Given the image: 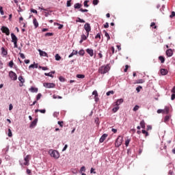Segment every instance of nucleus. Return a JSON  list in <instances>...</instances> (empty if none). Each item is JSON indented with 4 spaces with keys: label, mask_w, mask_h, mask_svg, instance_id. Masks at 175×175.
Instances as JSON below:
<instances>
[{
    "label": "nucleus",
    "mask_w": 175,
    "mask_h": 175,
    "mask_svg": "<svg viewBox=\"0 0 175 175\" xmlns=\"http://www.w3.org/2000/svg\"><path fill=\"white\" fill-rule=\"evenodd\" d=\"M86 53H88L90 57H94V49H87Z\"/></svg>",
    "instance_id": "14"
},
{
    "label": "nucleus",
    "mask_w": 175,
    "mask_h": 175,
    "mask_svg": "<svg viewBox=\"0 0 175 175\" xmlns=\"http://www.w3.org/2000/svg\"><path fill=\"white\" fill-rule=\"evenodd\" d=\"M77 77L78 79H84V77H85V75L79 74V75H77Z\"/></svg>",
    "instance_id": "35"
},
{
    "label": "nucleus",
    "mask_w": 175,
    "mask_h": 175,
    "mask_svg": "<svg viewBox=\"0 0 175 175\" xmlns=\"http://www.w3.org/2000/svg\"><path fill=\"white\" fill-rule=\"evenodd\" d=\"M13 65H14V63L13 62V60H12L9 62L8 66H10V68H13Z\"/></svg>",
    "instance_id": "39"
},
{
    "label": "nucleus",
    "mask_w": 175,
    "mask_h": 175,
    "mask_svg": "<svg viewBox=\"0 0 175 175\" xmlns=\"http://www.w3.org/2000/svg\"><path fill=\"white\" fill-rule=\"evenodd\" d=\"M140 125H141V127L142 128V129H146V122H144V120H142L140 122Z\"/></svg>",
    "instance_id": "20"
},
{
    "label": "nucleus",
    "mask_w": 175,
    "mask_h": 175,
    "mask_svg": "<svg viewBox=\"0 0 175 175\" xmlns=\"http://www.w3.org/2000/svg\"><path fill=\"white\" fill-rule=\"evenodd\" d=\"M77 23H85V21L83 19H81L80 18H77V20L76 21Z\"/></svg>",
    "instance_id": "33"
},
{
    "label": "nucleus",
    "mask_w": 175,
    "mask_h": 175,
    "mask_svg": "<svg viewBox=\"0 0 175 175\" xmlns=\"http://www.w3.org/2000/svg\"><path fill=\"white\" fill-rule=\"evenodd\" d=\"M142 133L145 135V137H147V136H148V132H147L146 130H142Z\"/></svg>",
    "instance_id": "41"
},
{
    "label": "nucleus",
    "mask_w": 175,
    "mask_h": 175,
    "mask_svg": "<svg viewBox=\"0 0 175 175\" xmlns=\"http://www.w3.org/2000/svg\"><path fill=\"white\" fill-rule=\"evenodd\" d=\"M12 130L10 129H8V137H12Z\"/></svg>",
    "instance_id": "49"
},
{
    "label": "nucleus",
    "mask_w": 175,
    "mask_h": 175,
    "mask_svg": "<svg viewBox=\"0 0 175 175\" xmlns=\"http://www.w3.org/2000/svg\"><path fill=\"white\" fill-rule=\"evenodd\" d=\"M122 102H124V99H122V98H120V99L118 100L116 102V106H120V105L121 103H122Z\"/></svg>",
    "instance_id": "19"
},
{
    "label": "nucleus",
    "mask_w": 175,
    "mask_h": 175,
    "mask_svg": "<svg viewBox=\"0 0 175 175\" xmlns=\"http://www.w3.org/2000/svg\"><path fill=\"white\" fill-rule=\"evenodd\" d=\"M53 33H46V34H45V36H53Z\"/></svg>",
    "instance_id": "59"
},
{
    "label": "nucleus",
    "mask_w": 175,
    "mask_h": 175,
    "mask_svg": "<svg viewBox=\"0 0 175 175\" xmlns=\"http://www.w3.org/2000/svg\"><path fill=\"white\" fill-rule=\"evenodd\" d=\"M164 113H165V114H169V107H165L164 109Z\"/></svg>",
    "instance_id": "34"
},
{
    "label": "nucleus",
    "mask_w": 175,
    "mask_h": 175,
    "mask_svg": "<svg viewBox=\"0 0 175 175\" xmlns=\"http://www.w3.org/2000/svg\"><path fill=\"white\" fill-rule=\"evenodd\" d=\"M140 107H139V105H135L134 107V108L133 109V111H137V110H139Z\"/></svg>",
    "instance_id": "42"
},
{
    "label": "nucleus",
    "mask_w": 175,
    "mask_h": 175,
    "mask_svg": "<svg viewBox=\"0 0 175 175\" xmlns=\"http://www.w3.org/2000/svg\"><path fill=\"white\" fill-rule=\"evenodd\" d=\"M38 111H40V113H42V114L46 113V109H36L35 113H38Z\"/></svg>",
    "instance_id": "23"
},
{
    "label": "nucleus",
    "mask_w": 175,
    "mask_h": 175,
    "mask_svg": "<svg viewBox=\"0 0 175 175\" xmlns=\"http://www.w3.org/2000/svg\"><path fill=\"white\" fill-rule=\"evenodd\" d=\"M1 31L3 32V33H5L7 36H9L10 35V30H9V28H8L7 27H1Z\"/></svg>",
    "instance_id": "5"
},
{
    "label": "nucleus",
    "mask_w": 175,
    "mask_h": 175,
    "mask_svg": "<svg viewBox=\"0 0 175 175\" xmlns=\"http://www.w3.org/2000/svg\"><path fill=\"white\" fill-rule=\"evenodd\" d=\"M55 58L56 61H59L61 59V56L59 55V54H56Z\"/></svg>",
    "instance_id": "32"
},
{
    "label": "nucleus",
    "mask_w": 175,
    "mask_h": 175,
    "mask_svg": "<svg viewBox=\"0 0 175 175\" xmlns=\"http://www.w3.org/2000/svg\"><path fill=\"white\" fill-rule=\"evenodd\" d=\"M159 61H161V64H163L165 62V57L163 56H159Z\"/></svg>",
    "instance_id": "28"
},
{
    "label": "nucleus",
    "mask_w": 175,
    "mask_h": 175,
    "mask_svg": "<svg viewBox=\"0 0 175 175\" xmlns=\"http://www.w3.org/2000/svg\"><path fill=\"white\" fill-rule=\"evenodd\" d=\"M55 24H56L57 25H59L58 29H62L64 28V25H61L59 23H55Z\"/></svg>",
    "instance_id": "43"
},
{
    "label": "nucleus",
    "mask_w": 175,
    "mask_h": 175,
    "mask_svg": "<svg viewBox=\"0 0 175 175\" xmlns=\"http://www.w3.org/2000/svg\"><path fill=\"white\" fill-rule=\"evenodd\" d=\"M171 92H172V94H175V86L172 88Z\"/></svg>",
    "instance_id": "64"
},
{
    "label": "nucleus",
    "mask_w": 175,
    "mask_h": 175,
    "mask_svg": "<svg viewBox=\"0 0 175 175\" xmlns=\"http://www.w3.org/2000/svg\"><path fill=\"white\" fill-rule=\"evenodd\" d=\"M107 136H109L108 134H106V133L103 134L99 139L100 143H103V142L106 140V138L107 137Z\"/></svg>",
    "instance_id": "10"
},
{
    "label": "nucleus",
    "mask_w": 175,
    "mask_h": 175,
    "mask_svg": "<svg viewBox=\"0 0 175 175\" xmlns=\"http://www.w3.org/2000/svg\"><path fill=\"white\" fill-rule=\"evenodd\" d=\"M110 70V64H107L105 66H100L98 72L100 75H106V73H108V72Z\"/></svg>",
    "instance_id": "1"
},
{
    "label": "nucleus",
    "mask_w": 175,
    "mask_h": 175,
    "mask_svg": "<svg viewBox=\"0 0 175 175\" xmlns=\"http://www.w3.org/2000/svg\"><path fill=\"white\" fill-rule=\"evenodd\" d=\"M100 39V33H98L96 34V36H95V39Z\"/></svg>",
    "instance_id": "56"
},
{
    "label": "nucleus",
    "mask_w": 175,
    "mask_h": 175,
    "mask_svg": "<svg viewBox=\"0 0 175 175\" xmlns=\"http://www.w3.org/2000/svg\"><path fill=\"white\" fill-rule=\"evenodd\" d=\"M88 38V33H87V36H85V34H82L81 36V39H82V40H87Z\"/></svg>",
    "instance_id": "21"
},
{
    "label": "nucleus",
    "mask_w": 175,
    "mask_h": 175,
    "mask_svg": "<svg viewBox=\"0 0 175 175\" xmlns=\"http://www.w3.org/2000/svg\"><path fill=\"white\" fill-rule=\"evenodd\" d=\"M53 99H62V96H57V95H55V94H53Z\"/></svg>",
    "instance_id": "31"
},
{
    "label": "nucleus",
    "mask_w": 175,
    "mask_h": 175,
    "mask_svg": "<svg viewBox=\"0 0 175 175\" xmlns=\"http://www.w3.org/2000/svg\"><path fill=\"white\" fill-rule=\"evenodd\" d=\"M19 55L21 58H22V59H25V55H24V53H19Z\"/></svg>",
    "instance_id": "46"
},
{
    "label": "nucleus",
    "mask_w": 175,
    "mask_h": 175,
    "mask_svg": "<svg viewBox=\"0 0 175 175\" xmlns=\"http://www.w3.org/2000/svg\"><path fill=\"white\" fill-rule=\"evenodd\" d=\"M33 24L35 28H38V27H39V22H38V19H36V18H33Z\"/></svg>",
    "instance_id": "15"
},
{
    "label": "nucleus",
    "mask_w": 175,
    "mask_h": 175,
    "mask_svg": "<svg viewBox=\"0 0 175 175\" xmlns=\"http://www.w3.org/2000/svg\"><path fill=\"white\" fill-rule=\"evenodd\" d=\"M129 143H131V139L127 138L125 141V146L126 147H128L129 146Z\"/></svg>",
    "instance_id": "26"
},
{
    "label": "nucleus",
    "mask_w": 175,
    "mask_h": 175,
    "mask_svg": "<svg viewBox=\"0 0 175 175\" xmlns=\"http://www.w3.org/2000/svg\"><path fill=\"white\" fill-rule=\"evenodd\" d=\"M42 98V94L39 93L36 96V100H39Z\"/></svg>",
    "instance_id": "48"
},
{
    "label": "nucleus",
    "mask_w": 175,
    "mask_h": 175,
    "mask_svg": "<svg viewBox=\"0 0 175 175\" xmlns=\"http://www.w3.org/2000/svg\"><path fill=\"white\" fill-rule=\"evenodd\" d=\"M119 109H120V107L117 105V107H115L114 108H113L112 111L113 113H117V111H118Z\"/></svg>",
    "instance_id": "27"
},
{
    "label": "nucleus",
    "mask_w": 175,
    "mask_h": 175,
    "mask_svg": "<svg viewBox=\"0 0 175 175\" xmlns=\"http://www.w3.org/2000/svg\"><path fill=\"white\" fill-rule=\"evenodd\" d=\"M31 13H35L36 14H38V11L36 10H33V8L31 9Z\"/></svg>",
    "instance_id": "54"
},
{
    "label": "nucleus",
    "mask_w": 175,
    "mask_h": 175,
    "mask_svg": "<svg viewBox=\"0 0 175 175\" xmlns=\"http://www.w3.org/2000/svg\"><path fill=\"white\" fill-rule=\"evenodd\" d=\"M84 29L88 33V36H90V32L91 31V25L90 23H85L84 25Z\"/></svg>",
    "instance_id": "7"
},
{
    "label": "nucleus",
    "mask_w": 175,
    "mask_h": 175,
    "mask_svg": "<svg viewBox=\"0 0 175 175\" xmlns=\"http://www.w3.org/2000/svg\"><path fill=\"white\" fill-rule=\"evenodd\" d=\"M81 173H83V172H85V167L82 166L80 170Z\"/></svg>",
    "instance_id": "50"
},
{
    "label": "nucleus",
    "mask_w": 175,
    "mask_h": 175,
    "mask_svg": "<svg viewBox=\"0 0 175 175\" xmlns=\"http://www.w3.org/2000/svg\"><path fill=\"white\" fill-rule=\"evenodd\" d=\"M49 154L51 157L55 158V159H58V158H59V152L57 150H50Z\"/></svg>",
    "instance_id": "4"
},
{
    "label": "nucleus",
    "mask_w": 175,
    "mask_h": 175,
    "mask_svg": "<svg viewBox=\"0 0 175 175\" xmlns=\"http://www.w3.org/2000/svg\"><path fill=\"white\" fill-rule=\"evenodd\" d=\"M170 18H173V17H175V12L172 11L171 15L170 16Z\"/></svg>",
    "instance_id": "51"
},
{
    "label": "nucleus",
    "mask_w": 175,
    "mask_h": 175,
    "mask_svg": "<svg viewBox=\"0 0 175 175\" xmlns=\"http://www.w3.org/2000/svg\"><path fill=\"white\" fill-rule=\"evenodd\" d=\"M38 52L40 53V57H49V55L45 51H43L40 49H38Z\"/></svg>",
    "instance_id": "11"
},
{
    "label": "nucleus",
    "mask_w": 175,
    "mask_h": 175,
    "mask_svg": "<svg viewBox=\"0 0 175 175\" xmlns=\"http://www.w3.org/2000/svg\"><path fill=\"white\" fill-rule=\"evenodd\" d=\"M105 32V36L107 38V40H110V35H109V33H107L106 31H104Z\"/></svg>",
    "instance_id": "30"
},
{
    "label": "nucleus",
    "mask_w": 175,
    "mask_h": 175,
    "mask_svg": "<svg viewBox=\"0 0 175 175\" xmlns=\"http://www.w3.org/2000/svg\"><path fill=\"white\" fill-rule=\"evenodd\" d=\"M18 79L19 80V81H21V83H22V84L25 83V80L24 79L23 76H19Z\"/></svg>",
    "instance_id": "24"
},
{
    "label": "nucleus",
    "mask_w": 175,
    "mask_h": 175,
    "mask_svg": "<svg viewBox=\"0 0 175 175\" xmlns=\"http://www.w3.org/2000/svg\"><path fill=\"white\" fill-rule=\"evenodd\" d=\"M38 124V119H35L33 122H31L29 128H35L36 126V124Z\"/></svg>",
    "instance_id": "13"
},
{
    "label": "nucleus",
    "mask_w": 175,
    "mask_h": 175,
    "mask_svg": "<svg viewBox=\"0 0 175 175\" xmlns=\"http://www.w3.org/2000/svg\"><path fill=\"white\" fill-rule=\"evenodd\" d=\"M150 27H152V28H154V29H157V26L155 25V23L154 22L151 23Z\"/></svg>",
    "instance_id": "40"
},
{
    "label": "nucleus",
    "mask_w": 175,
    "mask_h": 175,
    "mask_svg": "<svg viewBox=\"0 0 175 175\" xmlns=\"http://www.w3.org/2000/svg\"><path fill=\"white\" fill-rule=\"evenodd\" d=\"M84 6H85V8H88V1H84Z\"/></svg>",
    "instance_id": "57"
},
{
    "label": "nucleus",
    "mask_w": 175,
    "mask_h": 175,
    "mask_svg": "<svg viewBox=\"0 0 175 175\" xmlns=\"http://www.w3.org/2000/svg\"><path fill=\"white\" fill-rule=\"evenodd\" d=\"M106 94H107V96H109L110 94L113 95L114 94V91H113V90L109 91V92H107Z\"/></svg>",
    "instance_id": "36"
},
{
    "label": "nucleus",
    "mask_w": 175,
    "mask_h": 175,
    "mask_svg": "<svg viewBox=\"0 0 175 175\" xmlns=\"http://www.w3.org/2000/svg\"><path fill=\"white\" fill-rule=\"evenodd\" d=\"M92 95H94V96H98V92L96 90L93 91Z\"/></svg>",
    "instance_id": "55"
},
{
    "label": "nucleus",
    "mask_w": 175,
    "mask_h": 175,
    "mask_svg": "<svg viewBox=\"0 0 175 175\" xmlns=\"http://www.w3.org/2000/svg\"><path fill=\"white\" fill-rule=\"evenodd\" d=\"M44 75L45 76H49V77H54V75L51 74V72H50L49 73L45 72Z\"/></svg>",
    "instance_id": "38"
},
{
    "label": "nucleus",
    "mask_w": 175,
    "mask_h": 175,
    "mask_svg": "<svg viewBox=\"0 0 175 175\" xmlns=\"http://www.w3.org/2000/svg\"><path fill=\"white\" fill-rule=\"evenodd\" d=\"M9 77H10L11 79H12L14 81H16L17 80V74H16L13 71H10L9 72Z\"/></svg>",
    "instance_id": "6"
},
{
    "label": "nucleus",
    "mask_w": 175,
    "mask_h": 175,
    "mask_svg": "<svg viewBox=\"0 0 175 175\" xmlns=\"http://www.w3.org/2000/svg\"><path fill=\"white\" fill-rule=\"evenodd\" d=\"M58 125L62 128L64 126V121H58L57 122Z\"/></svg>",
    "instance_id": "44"
},
{
    "label": "nucleus",
    "mask_w": 175,
    "mask_h": 175,
    "mask_svg": "<svg viewBox=\"0 0 175 175\" xmlns=\"http://www.w3.org/2000/svg\"><path fill=\"white\" fill-rule=\"evenodd\" d=\"M174 99H175V94H172L171 96V100H174Z\"/></svg>",
    "instance_id": "60"
},
{
    "label": "nucleus",
    "mask_w": 175,
    "mask_h": 175,
    "mask_svg": "<svg viewBox=\"0 0 175 175\" xmlns=\"http://www.w3.org/2000/svg\"><path fill=\"white\" fill-rule=\"evenodd\" d=\"M129 68V66L126 65V66H125V68H124V72H128V68Z\"/></svg>",
    "instance_id": "58"
},
{
    "label": "nucleus",
    "mask_w": 175,
    "mask_h": 175,
    "mask_svg": "<svg viewBox=\"0 0 175 175\" xmlns=\"http://www.w3.org/2000/svg\"><path fill=\"white\" fill-rule=\"evenodd\" d=\"M158 114H161V113H165V110L163 109H158L157 110Z\"/></svg>",
    "instance_id": "53"
},
{
    "label": "nucleus",
    "mask_w": 175,
    "mask_h": 175,
    "mask_svg": "<svg viewBox=\"0 0 175 175\" xmlns=\"http://www.w3.org/2000/svg\"><path fill=\"white\" fill-rule=\"evenodd\" d=\"M142 88H143V87H142V86H138V87L136 88L137 92H140V90H142Z\"/></svg>",
    "instance_id": "52"
},
{
    "label": "nucleus",
    "mask_w": 175,
    "mask_h": 175,
    "mask_svg": "<svg viewBox=\"0 0 175 175\" xmlns=\"http://www.w3.org/2000/svg\"><path fill=\"white\" fill-rule=\"evenodd\" d=\"M40 69H42V70H49V68L47 67H43V66H39Z\"/></svg>",
    "instance_id": "47"
},
{
    "label": "nucleus",
    "mask_w": 175,
    "mask_h": 175,
    "mask_svg": "<svg viewBox=\"0 0 175 175\" xmlns=\"http://www.w3.org/2000/svg\"><path fill=\"white\" fill-rule=\"evenodd\" d=\"M75 9H80L81 8V3H75L74 5Z\"/></svg>",
    "instance_id": "25"
},
{
    "label": "nucleus",
    "mask_w": 175,
    "mask_h": 175,
    "mask_svg": "<svg viewBox=\"0 0 175 175\" xmlns=\"http://www.w3.org/2000/svg\"><path fill=\"white\" fill-rule=\"evenodd\" d=\"M143 83H144V80L143 79H138L135 82L136 84H143Z\"/></svg>",
    "instance_id": "29"
},
{
    "label": "nucleus",
    "mask_w": 175,
    "mask_h": 175,
    "mask_svg": "<svg viewBox=\"0 0 175 175\" xmlns=\"http://www.w3.org/2000/svg\"><path fill=\"white\" fill-rule=\"evenodd\" d=\"M0 13L1 16H3L5 14V13L3 12V8H2V6H0Z\"/></svg>",
    "instance_id": "45"
},
{
    "label": "nucleus",
    "mask_w": 175,
    "mask_h": 175,
    "mask_svg": "<svg viewBox=\"0 0 175 175\" xmlns=\"http://www.w3.org/2000/svg\"><path fill=\"white\" fill-rule=\"evenodd\" d=\"M29 158H31V156L29 154L27 155L24 159V165L25 166H28L29 165Z\"/></svg>",
    "instance_id": "9"
},
{
    "label": "nucleus",
    "mask_w": 175,
    "mask_h": 175,
    "mask_svg": "<svg viewBox=\"0 0 175 175\" xmlns=\"http://www.w3.org/2000/svg\"><path fill=\"white\" fill-rule=\"evenodd\" d=\"M71 6L70 1H67V8H69Z\"/></svg>",
    "instance_id": "62"
},
{
    "label": "nucleus",
    "mask_w": 175,
    "mask_h": 175,
    "mask_svg": "<svg viewBox=\"0 0 175 175\" xmlns=\"http://www.w3.org/2000/svg\"><path fill=\"white\" fill-rule=\"evenodd\" d=\"M79 55H84L85 54V52L84 51V49H81L79 51Z\"/></svg>",
    "instance_id": "37"
},
{
    "label": "nucleus",
    "mask_w": 175,
    "mask_h": 175,
    "mask_svg": "<svg viewBox=\"0 0 175 175\" xmlns=\"http://www.w3.org/2000/svg\"><path fill=\"white\" fill-rule=\"evenodd\" d=\"M160 72H161V75H162V76H166V75L168 73L167 70H166L165 68H161Z\"/></svg>",
    "instance_id": "16"
},
{
    "label": "nucleus",
    "mask_w": 175,
    "mask_h": 175,
    "mask_svg": "<svg viewBox=\"0 0 175 175\" xmlns=\"http://www.w3.org/2000/svg\"><path fill=\"white\" fill-rule=\"evenodd\" d=\"M104 28H109V23H106L104 25Z\"/></svg>",
    "instance_id": "63"
},
{
    "label": "nucleus",
    "mask_w": 175,
    "mask_h": 175,
    "mask_svg": "<svg viewBox=\"0 0 175 175\" xmlns=\"http://www.w3.org/2000/svg\"><path fill=\"white\" fill-rule=\"evenodd\" d=\"M124 142V137L119 135L115 142V147H120Z\"/></svg>",
    "instance_id": "2"
},
{
    "label": "nucleus",
    "mask_w": 175,
    "mask_h": 175,
    "mask_svg": "<svg viewBox=\"0 0 175 175\" xmlns=\"http://www.w3.org/2000/svg\"><path fill=\"white\" fill-rule=\"evenodd\" d=\"M1 53L3 56L8 55V51L5 49L3 47L1 48Z\"/></svg>",
    "instance_id": "18"
},
{
    "label": "nucleus",
    "mask_w": 175,
    "mask_h": 175,
    "mask_svg": "<svg viewBox=\"0 0 175 175\" xmlns=\"http://www.w3.org/2000/svg\"><path fill=\"white\" fill-rule=\"evenodd\" d=\"M11 38H12V42L14 43V47L15 49H17L18 47V45H17V42L18 40V38H17V36L14 33H11Z\"/></svg>",
    "instance_id": "3"
},
{
    "label": "nucleus",
    "mask_w": 175,
    "mask_h": 175,
    "mask_svg": "<svg viewBox=\"0 0 175 175\" xmlns=\"http://www.w3.org/2000/svg\"><path fill=\"white\" fill-rule=\"evenodd\" d=\"M43 86L45 87V88H55V83H44Z\"/></svg>",
    "instance_id": "8"
},
{
    "label": "nucleus",
    "mask_w": 175,
    "mask_h": 175,
    "mask_svg": "<svg viewBox=\"0 0 175 175\" xmlns=\"http://www.w3.org/2000/svg\"><path fill=\"white\" fill-rule=\"evenodd\" d=\"M79 52H77V51L73 50L72 53L70 55H69L68 58H72V57H73V55H77V53Z\"/></svg>",
    "instance_id": "17"
},
{
    "label": "nucleus",
    "mask_w": 175,
    "mask_h": 175,
    "mask_svg": "<svg viewBox=\"0 0 175 175\" xmlns=\"http://www.w3.org/2000/svg\"><path fill=\"white\" fill-rule=\"evenodd\" d=\"M165 54L167 57H172L173 55V49H167L165 52Z\"/></svg>",
    "instance_id": "12"
},
{
    "label": "nucleus",
    "mask_w": 175,
    "mask_h": 175,
    "mask_svg": "<svg viewBox=\"0 0 175 175\" xmlns=\"http://www.w3.org/2000/svg\"><path fill=\"white\" fill-rule=\"evenodd\" d=\"M59 80L60 81H65V78H64V77H59Z\"/></svg>",
    "instance_id": "61"
},
{
    "label": "nucleus",
    "mask_w": 175,
    "mask_h": 175,
    "mask_svg": "<svg viewBox=\"0 0 175 175\" xmlns=\"http://www.w3.org/2000/svg\"><path fill=\"white\" fill-rule=\"evenodd\" d=\"M29 90L31 91V92H38V88H33V87H31Z\"/></svg>",
    "instance_id": "22"
}]
</instances>
